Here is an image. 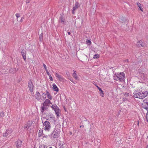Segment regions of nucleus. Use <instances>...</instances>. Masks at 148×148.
<instances>
[{
  "label": "nucleus",
  "instance_id": "f257e3e1",
  "mask_svg": "<svg viewBox=\"0 0 148 148\" xmlns=\"http://www.w3.org/2000/svg\"><path fill=\"white\" fill-rule=\"evenodd\" d=\"M58 127H61L60 125H56L55 130L50 135V137L51 139H53L58 137L59 133L57 130Z\"/></svg>",
  "mask_w": 148,
  "mask_h": 148
},
{
  "label": "nucleus",
  "instance_id": "f03ea898",
  "mask_svg": "<svg viewBox=\"0 0 148 148\" xmlns=\"http://www.w3.org/2000/svg\"><path fill=\"white\" fill-rule=\"evenodd\" d=\"M115 75L118 79L121 82L123 81L125 79V75L124 73L121 72L119 73L116 74Z\"/></svg>",
  "mask_w": 148,
  "mask_h": 148
},
{
  "label": "nucleus",
  "instance_id": "7ed1b4c3",
  "mask_svg": "<svg viewBox=\"0 0 148 148\" xmlns=\"http://www.w3.org/2000/svg\"><path fill=\"white\" fill-rule=\"evenodd\" d=\"M43 125L45 130L49 131L51 128V124L48 121H45L43 123Z\"/></svg>",
  "mask_w": 148,
  "mask_h": 148
},
{
  "label": "nucleus",
  "instance_id": "20e7f679",
  "mask_svg": "<svg viewBox=\"0 0 148 148\" xmlns=\"http://www.w3.org/2000/svg\"><path fill=\"white\" fill-rule=\"evenodd\" d=\"M142 107L143 108L147 110V115L148 114V97L145 99L143 100Z\"/></svg>",
  "mask_w": 148,
  "mask_h": 148
},
{
  "label": "nucleus",
  "instance_id": "39448f33",
  "mask_svg": "<svg viewBox=\"0 0 148 148\" xmlns=\"http://www.w3.org/2000/svg\"><path fill=\"white\" fill-rule=\"evenodd\" d=\"M51 107L54 110L57 116L58 117L59 116V111H60V110L56 104H55L52 105L51 106Z\"/></svg>",
  "mask_w": 148,
  "mask_h": 148
},
{
  "label": "nucleus",
  "instance_id": "423d86ee",
  "mask_svg": "<svg viewBox=\"0 0 148 148\" xmlns=\"http://www.w3.org/2000/svg\"><path fill=\"white\" fill-rule=\"evenodd\" d=\"M28 83V87L30 91L31 92H33L34 85L32 81L31 80H29Z\"/></svg>",
  "mask_w": 148,
  "mask_h": 148
},
{
  "label": "nucleus",
  "instance_id": "0eeeda50",
  "mask_svg": "<svg viewBox=\"0 0 148 148\" xmlns=\"http://www.w3.org/2000/svg\"><path fill=\"white\" fill-rule=\"evenodd\" d=\"M49 104H51V101L48 99H46L45 101L42 103V107L46 108L47 110V106H49Z\"/></svg>",
  "mask_w": 148,
  "mask_h": 148
},
{
  "label": "nucleus",
  "instance_id": "6e6552de",
  "mask_svg": "<svg viewBox=\"0 0 148 148\" xmlns=\"http://www.w3.org/2000/svg\"><path fill=\"white\" fill-rule=\"evenodd\" d=\"M145 46V43H143L142 40L139 41L136 44V46L138 47H140L141 46L144 47Z\"/></svg>",
  "mask_w": 148,
  "mask_h": 148
},
{
  "label": "nucleus",
  "instance_id": "1a4fd4ad",
  "mask_svg": "<svg viewBox=\"0 0 148 148\" xmlns=\"http://www.w3.org/2000/svg\"><path fill=\"white\" fill-rule=\"evenodd\" d=\"M140 92H138L137 93V92H136L133 93V96L136 98H138L141 99V98L142 97L141 96H140Z\"/></svg>",
  "mask_w": 148,
  "mask_h": 148
},
{
  "label": "nucleus",
  "instance_id": "9d476101",
  "mask_svg": "<svg viewBox=\"0 0 148 148\" xmlns=\"http://www.w3.org/2000/svg\"><path fill=\"white\" fill-rule=\"evenodd\" d=\"M148 94V92L147 91H145V92H143L141 93L140 92V96H141L142 98H141V99H143L145 97H146Z\"/></svg>",
  "mask_w": 148,
  "mask_h": 148
},
{
  "label": "nucleus",
  "instance_id": "9b49d317",
  "mask_svg": "<svg viewBox=\"0 0 148 148\" xmlns=\"http://www.w3.org/2000/svg\"><path fill=\"white\" fill-rule=\"evenodd\" d=\"M26 50L24 49L22 50L21 51V54L23 58L25 61L26 59Z\"/></svg>",
  "mask_w": 148,
  "mask_h": 148
},
{
  "label": "nucleus",
  "instance_id": "f8f14e48",
  "mask_svg": "<svg viewBox=\"0 0 148 148\" xmlns=\"http://www.w3.org/2000/svg\"><path fill=\"white\" fill-rule=\"evenodd\" d=\"M16 146L17 147L19 148L21 147L22 143V141L20 140L19 139H18L17 141L16 142Z\"/></svg>",
  "mask_w": 148,
  "mask_h": 148
},
{
  "label": "nucleus",
  "instance_id": "ddd939ff",
  "mask_svg": "<svg viewBox=\"0 0 148 148\" xmlns=\"http://www.w3.org/2000/svg\"><path fill=\"white\" fill-rule=\"evenodd\" d=\"M12 132V130H7L3 134V136H7L9 134H10Z\"/></svg>",
  "mask_w": 148,
  "mask_h": 148
},
{
  "label": "nucleus",
  "instance_id": "4468645a",
  "mask_svg": "<svg viewBox=\"0 0 148 148\" xmlns=\"http://www.w3.org/2000/svg\"><path fill=\"white\" fill-rule=\"evenodd\" d=\"M36 98L38 101H39L41 99V95L38 91H37L36 92Z\"/></svg>",
  "mask_w": 148,
  "mask_h": 148
},
{
  "label": "nucleus",
  "instance_id": "2eb2a0df",
  "mask_svg": "<svg viewBox=\"0 0 148 148\" xmlns=\"http://www.w3.org/2000/svg\"><path fill=\"white\" fill-rule=\"evenodd\" d=\"M55 76L60 81H63L64 80V78L60 75H59L58 73H56Z\"/></svg>",
  "mask_w": 148,
  "mask_h": 148
},
{
  "label": "nucleus",
  "instance_id": "dca6fc26",
  "mask_svg": "<svg viewBox=\"0 0 148 148\" xmlns=\"http://www.w3.org/2000/svg\"><path fill=\"white\" fill-rule=\"evenodd\" d=\"M80 5L79 3L77 1L75 2V6L73 8L74 9V10H76L78 9L80 7Z\"/></svg>",
  "mask_w": 148,
  "mask_h": 148
},
{
  "label": "nucleus",
  "instance_id": "f3484780",
  "mask_svg": "<svg viewBox=\"0 0 148 148\" xmlns=\"http://www.w3.org/2000/svg\"><path fill=\"white\" fill-rule=\"evenodd\" d=\"M97 87L99 91V93L100 95L102 97H103L104 96V95L103 91L98 86H97Z\"/></svg>",
  "mask_w": 148,
  "mask_h": 148
},
{
  "label": "nucleus",
  "instance_id": "a211bd4d",
  "mask_svg": "<svg viewBox=\"0 0 148 148\" xmlns=\"http://www.w3.org/2000/svg\"><path fill=\"white\" fill-rule=\"evenodd\" d=\"M126 21V20L125 18L123 17H121L119 18V21L121 23L125 22Z\"/></svg>",
  "mask_w": 148,
  "mask_h": 148
},
{
  "label": "nucleus",
  "instance_id": "6ab92c4d",
  "mask_svg": "<svg viewBox=\"0 0 148 148\" xmlns=\"http://www.w3.org/2000/svg\"><path fill=\"white\" fill-rule=\"evenodd\" d=\"M53 90L54 91H55L56 92H58L59 91L58 88V87L56 86V85L55 84H53Z\"/></svg>",
  "mask_w": 148,
  "mask_h": 148
},
{
  "label": "nucleus",
  "instance_id": "aec40b11",
  "mask_svg": "<svg viewBox=\"0 0 148 148\" xmlns=\"http://www.w3.org/2000/svg\"><path fill=\"white\" fill-rule=\"evenodd\" d=\"M46 95L47 97L48 98L50 99L51 100L52 99V97L51 95L49 93V92L48 91H46Z\"/></svg>",
  "mask_w": 148,
  "mask_h": 148
},
{
  "label": "nucleus",
  "instance_id": "412c9836",
  "mask_svg": "<svg viewBox=\"0 0 148 148\" xmlns=\"http://www.w3.org/2000/svg\"><path fill=\"white\" fill-rule=\"evenodd\" d=\"M136 4L137 6H138L139 8L140 9V10L142 12H143V9L141 7V5L140 3L138 2Z\"/></svg>",
  "mask_w": 148,
  "mask_h": 148
},
{
  "label": "nucleus",
  "instance_id": "4be33fe9",
  "mask_svg": "<svg viewBox=\"0 0 148 148\" xmlns=\"http://www.w3.org/2000/svg\"><path fill=\"white\" fill-rule=\"evenodd\" d=\"M48 116L50 117L51 119H52L53 120H54V122H56V120H55V117L52 116V114H51L49 113L48 114Z\"/></svg>",
  "mask_w": 148,
  "mask_h": 148
},
{
  "label": "nucleus",
  "instance_id": "5701e85b",
  "mask_svg": "<svg viewBox=\"0 0 148 148\" xmlns=\"http://www.w3.org/2000/svg\"><path fill=\"white\" fill-rule=\"evenodd\" d=\"M60 19L61 22H64V19L62 15H60Z\"/></svg>",
  "mask_w": 148,
  "mask_h": 148
},
{
  "label": "nucleus",
  "instance_id": "b1692460",
  "mask_svg": "<svg viewBox=\"0 0 148 148\" xmlns=\"http://www.w3.org/2000/svg\"><path fill=\"white\" fill-rule=\"evenodd\" d=\"M43 33H42L40 35H39V40L41 41L43 39Z\"/></svg>",
  "mask_w": 148,
  "mask_h": 148
},
{
  "label": "nucleus",
  "instance_id": "393cba45",
  "mask_svg": "<svg viewBox=\"0 0 148 148\" xmlns=\"http://www.w3.org/2000/svg\"><path fill=\"white\" fill-rule=\"evenodd\" d=\"M43 134V130L40 129L39 130V133H38V135L39 137H40V136H42V134Z\"/></svg>",
  "mask_w": 148,
  "mask_h": 148
},
{
  "label": "nucleus",
  "instance_id": "a878e982",
  "mask_svg": "<svg viewBox=\"0 0 148 148\" xmlns=\"http://www.w3.org/2000/svg\"><path fill=\"white\" fill-rule=\"evenodd\" d=\"M46 110V108L45 107H41V112L42 113H43L44 111Z\"/></svg>",
  "mask_w": 148,
  "mask_h": 148
},
{
  "label": "nucleus",
  "instance_id": "bb28decb",
  "mask_svg": "<svg viewBox=\"0 0 148 148\" xmlns=\"http://www.w3.org/2000/svg\"><path fill=\"white\" fill-rule=\"evenodd\" d=\"M73 76L75 78V79H77L78 77L77 76V75L76 74H73Z\"/></svg>",
  "mask_w": 148,
  "mask_h": 148
},
{
  "label": "nucleus",
  "instance_id": "cd10ccee",
  "mask_svg": "<svg viewBox=\"0 0 148 148\" xmlns=\"http://www.w3.org/2000/svg\"><path fill=\"white\" fill-rule=\"evenodd\" d=\"M46 94L45 93H43L42 95V97L44 98V99L46 98Z\"/></svg>",
  "mask_w": 148,
  "mask_h": 148
},
{
  "label": "nucleus",
  "instance_id": "c85d7f7f",
  "mask_svg": "<svg viewBox=\"0 0 148 148\" xmlns=\"http://www.w3.org/2000/svg\"><path fill=\"white\" fill-rule=\"evenodd\" d=\"M4 112H2L0 113V116L1 117H3L4 116Z\"/></svg>",
  "mask_w": 148,
  "mask_h": 148
},
{
  "label": "nucleus",
  "instance_id": "c756f323",
  "mask_svg": "<svg viewBox=\"0 0 148 148\" xmlns=\"http://www.w3.org/2000/svg\"><path fill=\"white\" fill-rule=\"evenodd\" d=\"M60 148H65L66 145L65 144H62L61 146L60 145Z\"/></svg>",
  "mask_w": 148,
  "mask_h": 148
},
{
  "label": "nucleus",
  "instance_id": "7c9ffc66",
  "mask_svg": "<svg viewBox=\"0 0 148 148\" xmlns=\"http://www.w3.org/2000/svg\"><path fill=\"white\" fill-rule=\"evenodd\" d=\"M99 55L97 54H95L93 58H96L99 57Z\"/></svg>",
  "mask_w": 148,
  "mask_h": 148
},
{
  "label": "nucleus",
  "instance_id": "2f4dec72",
  "mask_svg": "<svg viewBox=\"0 0 148 148\" xmlns=\"http://www.w3.org/2000/svg\"><path fill=\"white\" fill-rule=\"evenodd\" d=\"M123 95L126 97H128L129 95V94L127 92H125L123 93Z\"/></svg>",
  "mask_w": 148,
  "mask_h": 148
},
{
  "label": "nucleus",
  "instance_id": "473e14b6",
  "mask_svg": "<svg viewBox=\"0 0 148 148\" xmlns=\"http://www.w3.org/2000/svg\"><path fill=\"white\" fill-rule=\"evenodd\" d=\"M86 42L87 44H88L89 45H90L91 43V41L89 40H87V41H86Z\"/></svg>",
  "mask_w": 148,
  "mask_h": 148
},
{
  "label": "nucleus",
  "instance_id": "72a5a7b5",
  "mask_svg": "<svg viewBox=\"0 0 148 148\" xmlns=\"http://www.w3.org/2000/svg\"><path fill=\"white\" fill-rule=\"evenodd\" d=\"M90 124L88 122V123H87V126L85 125V126L86 128H87V126H88L89 127V128H90Z\"/></svg>",
  "mask_w": 148,
  "mask_h": 148
},
{
  "label": "nucleus",
  "instance_id": "f704fd0d",
  "mask_svg": "<svg viewBox=\"0 0 148 148\" xmlns=\"http://www.w3.org/2000/svg\"><path fill=\"white\" fill-rule=\"evenodd\" d=\"M43 66H44V67L46 71V70H48L47 69L46 66L45 64H43Z\"/></svg>",
  "mask_w": 148,
  "mask_h": 148
},
{
  "label": "nucleus",
  "instance_id": "c9c22d12",
  "mask_svg": "<svg viewBox=\"0 0 148 148\" xmlns=\"http://www.w3.org/2000/svg\"><path fill=\"white\" fill-rule=\"evenodd\" d=\"M16 16L17 18H18L20 17V15L19 14L16 13Z\"/></svg>",
  "mask_w": 148,
  "mask_h": 148
},
{
  "label": "nucleus",
  "instance_id": "e433bc0d",
  "mask_svg": "<svg viewBox=\"0 0 148 148\" xmlns=\"http://www.w3.org/2000/svg\"><path fill=\"white\" fill-rule=\"evenodd\" d=\"M49 79H50V80L51 81H53V78H52V77H51V75H50V76H49Z\"/></svg>",
  "mask_w": 148,
  "mask_h": 148
},
{
  "label": "nucleus",
  "instance_id": "4c0bfd02",
  "mask_svg": "<svg viewBox=\"0 0 148 148\" xmlns=\"http://www.w3.org/2000/svg\"><path fill=\"white\" fill-rule=\"evenodd\" d=\"M45 147L44 145H41L40 146L39 148H44Z\"/></svg>",
  "mask_w": 148,
  "mask_h": 148
},
{
  "label": "nucleus",
  "instance_id": "58836bf2",
  "mask_svg": "<svg viewBox=\"0 0 148 148\" xmlns=\"http://www.w3.org/2000/svg\"><path fill=\"white\" fill-rule=\"evenodd\" d=\"M27 127H26V129H27L29 128V127L30 126V124H27Z\"/></svg>",
  "mask_w": 148,
  "mask_h": 148
},
{
  "label": "nucleus",
  "instance_id": "ea45409f",
  "mask_svg": "<svg viewBox=\"0 0 148 148\" xmlns=\"http://www.w3.org/2000/svg\"><path fill=\"white\" fill-rule=\"evenodd\" d=\"M46 72L47 74L49 75V76L50 75H51L48 70H46Z\"/></svg>",
  "mask_w": 148,
  "mask_h": 148
},
{
  "label": "nucleus",
  "instance_id": "a19ab883",
  "mask_svg": "<svg viewBox=\"0 0 148 148\" xmlns=\"http://www.w3.org/2000/svg\"><path fill=\"white\" fill-rule=\"evenodd\" d=\"M24 17H23L21 18V20H20V22H22L23 21V20L24 19Z\"/></svg>",
  "mask_w": 148,
  "mask_h": 148
},
{
  "label": "nucleus",
  "instance_id": "79ce46f5",
  "mask_svg": "<svg viewBox=\"0 0 148 148\" xmlns=\"http://www.w3.org/2000/svg\"><path fill=\"white\" fill-rule=\"evenodd\" d=\"M75 10H74V9L73 8V10L72 11V13L73 14H75V12H74V11H75Z\"/></svg>",
  "mask_w": 148,
  "mask_h": 148
},
{
  "label": "nucleus",
  "instance_id": "37998d69",
  "mask_svg": "<svg viewBox=\"0 0 148 148\" xmlns=\"http://www.w3.org/2000/svg\"><path fill=\"white\" fill-rule=\"evenodd\" d=\"M30 0H26V3H29L30 2Z\"/></svg>",
  "mask_w": 148,
  "mask_h": 148
},
{
  "label": "nucleus",
  "instance_id": "c03bdc74",
  "mask_svg": "<svg viewBox=\"0 0 148 148\" xmlns=\"http://www.w3.org/2000/svg\"><path fill=\"white\" fill-rule=\"evenodd\" d=\"M146 119L147 120V121L148 122V114H147V115H146Z\"/></svg>",
  "mask_w": 148,
  "mask_h": 148
},
{
  "label": "nucleus",
  "instance_id": "a18cd8bd",
  "mask_svg": "<svg viewBox=\"0 0 148 148\" xmlns=\"http://www.w3.org/2000/svg\"><path fill=\"white\" fill-rule=\"evenodd\" d=\"M114 80H116L117 81H118V80H119V79H117V77H116H116H114Z\"/></svg>",
  "mask_w": 148,
  "mask_h": 148
},
{
  "label": "nucleus",
  "instance_id": "49530a36",
  "mask_svg": "<svg viewBox=\"0 0 148 148\" xmlns=\"http://www.w3.org/2000/svg\"><path fill=\"white\" fill-rule=\"evenodd\" d=\"M126 100H127V99L125 98H123V101H126Z\"/></svg>",
  "mask_w": 148,
  "mask_h": 148
},
{
  "label": "nucleus",
  "instance_id": "de8ad7c7",
  "mask_svg": "<svg viewBox=\"0 0 148 148\" xmlns=\"http://www.w3.org/2000/svg\"><path fill=\"white\" fill-rule=\"evenodd\" d=\"M80 128H81V127H82L83 128H84V125H82L80 126Z\"/></svg>",
  "mask_w": 148,
  "mask_h": 148
},
{
  "label": "nucleus",
  "instance_id": "09e8293b",
  "mask_svg": "<svg viewBox=\"0 0 148 148\" xmlns=\"http://www.w3.org/2000/svg\"><path fill=\"white\" fill-rule=\"evenodd\" d=\"M73 83H74V84H75V81L74 80H73V82H72Z\"/></svg>",
  "mask_w": 148,
  "mask_h": 148
},
{
  "label": "nucleus",
  "instance_id": "8fccbe9b",
  "mask_svg": "<svg viewBox=\"0 0 148 148\" xmlns=\"http://www.w3.org/2000/svg\"><path fill=\"white\" fill-rule=\"evenodd\" d=\"M69 79L71 82H73V79H72L71 78Z\"/></svg>",
  "mask_w": 148,
  "mask_h": 148
},
{
  "label": "nucleus",
  "instance_id": "3c124183",
  "mask_svg": "<svg viewBox=\"0 0 148 148\" xmlns=\"http://www.w3.org/2000/svg\"><path fill=\"white\" fill-rule=\"evenodd\" d=\"M69 134H70V135H72V132H69Z\"/></svg>",
  "mask_w": 148,
  "mask_h": 148
},
{
  "label": "nucleus",
  "instance_id": "603ef678",
  "mask_svg": "<svg viewBox=\"0 0 148 148\" xmlns=\"http://www.w3.org/2000/svg\"><path fill=\"white\" fill-rule=\"evenodd\" d=\"M76 72L75 71H74V73L73 74H76Z\"/></svg>",
  "mask_w": 148,
  "mask_h": 148
},
{
  "label": "nucleus",
  "instance_id": "864d4df0",
  "mask_svg": "<svg viewBox=\"0 0 148 148\" xmlns=\"http://www.w3.org/2000/svg\"><path fill=\"white\" fill-rule=\"evenodd\" d=\"M68 34L69 35H70L71 33L70 32H68Z\"/></svg>",
  "mask_w": 148,
  "mask_h": 148
},
{
  "label": "nucleus",
  "instance_id": "5fc2aeb1",
  "mask_svg": "<svg viewBox=\"0 0 148 148\" xmlns=\"http://www.w3.org/2000/svg\"><path fill=\"white\" fill-rule=\"evenodd\" d=\"M44 147H45L44 148H47V146H46V145H44Z\"/></svg>",
  "mask_w": 148,
  "mask_h": 148
},
{
  "label": "nucleus",
  "instance_id": "6e6d98bb",
  "mask_svg": "<svg viewBox=\"0 0 148 148\" xmlns=\"http://www.w3.org/2000/svg\"><path fill=\"white\" fill-rule=\"evenodd\" d=\"M64 109L65 110V111H66V108H65L64 107Z\"/></svg>",
  "mask_w": 148,
  "mask_h": 148
},
{
  "label": "nucleus",
  "instance_id": "4d7b16f0",
  "mask_svg": "<svg viewBox=\"0 0 148 148\" xmlns=\"http://www.w3.org/2000/svg\"><path fill=\"white\" fill-rule=\"evenodd\" d=\"M146 148H148V145H147Z\"/></svg>",
  "mask_w": 148,
  "mask_h": 148
},
{
  "label": "nucleus",
  "instance_id": "13d9d810",
  "mask_svg": "<svg viewBox=\"0 0 148 148\" xmlns=\"http://www.w3.org/2000/svg\"><path fill=\"white\" fill-rule=\"evenodd\" d=\"M126 61H127V62H128V60H126Z\"/></svg>",
  "mask_w": 148,
  "mask_h": 148
},
{
  "label": "nucleus",
  "instance_id": "bf43d9fd",
  "mask_svg": "<svg viewBox=\"0 0 148 148\" xmlns=\"http://www.w3.org/2000/svg\"><path fill=\"white\" fill-rule=\"evenodd\" d=\"M49 148H52V147H49Z\"/></svg>",
  "mask_w": 148,
  "mask_h": 148
},
{
  "label": "nucleus",
  "instance_id": "052dcab7",
  "mask_svg": "<svg viewBox=\"0 0 148 148\" xmlns=\"http://www.w3.org/2000/svg\"><path fill=\"white\" fill-rule=\"evenodd\" d=\"M147 138H148V136H147Z\"/></svg>",
  "mask_w": 148,
  "mask_h": 148
}]
</instances>
